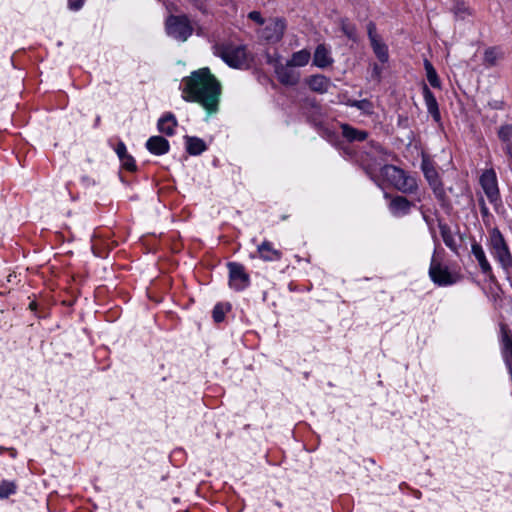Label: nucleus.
Listing matches in <instances>:
<instances>
[{
    "instance_id": "20",
    "label": "nucleus",
    "mask_w": 512,
    "mask_h": 512,
    "mask_svg": "<svg viewBox=\"0 0 512 512\" xmlns=\"http://www.w3.org/2000/svg\"><path fill=\"white\" fill-rule=\"evenodd\" d=\"M257 252L264 261H278L282 257L281 251L275 249L269 241H263L257 247Z\"/></svg>"
},
{
    "instance_id": "29",
    "label": "nucleus",
    "mask_w": 512,
    "mask_h": 512,
    "mask_svg": "<svg viewBox=\"0 0 512 512\" xmlns=\"http://www.w3.org/2000/svg\"><path fill=\"white\" fill-rule=\"evenodd\" d=\"M347 105L351 107H355L358 110L362 111L366 115H371L374 112V106L371 101L368 99L363 100H349Z\"/></svg>"
},
{
    "instance_id": "19",
    "label": "nucleus",
    "mask_w": 512,
    "mask_h": 512,
    "mask_svg": "<svg viewBox=\"0 0 512 512\" xmlns=\"http://www.w3.org/2000/svg\"><path fill=\"white\" fill-rule=\"evenodd\" d=\"M502 354L504 361L509 369V373L512 377V336L509 331L502 326Z\"/></svg>"
},
{
    "instance_id": "42",
    "label": "nucleus",
    "mask_w": 512,
    "mask_h": 512,
    "mask_svg": "<svg viewBox=\"0 0 512 512\" xmlns=\"http://www.w3.org/2000/svg\"><path fill=\"white\" fill-rule=\"evenodd\" d=\"M34 307H35V303H34V302H32V303L30 304V308H31V309H34Z\"/></svg>"
},
{
    "instance_id": "32",
    "label": "nucleus",
    "mask_w": 512,
    "mask_h": 512,
    "mask_svg": "<svg viewBox=\"0 0 512 512\" xmlns=\"http://www.w3.org/2000/svg\"><path fill=\"white\" fill-rule=\"evenodd\" d=\"M451 9L455 16L460 19H464L469 14L468 6L462 1H455Z\"/></svg>"
},
{
    "instance_id": "28",
    "label": "nucleus",
    "mask_w": 512,
    "mask_h": 512,
    "mask_svg": "<svg viewBox=\"0 0 512 512\" xmlns=\"http://www.w3.org/2000/svg\"><path fill=\"white\" fill-rule=\"evenodd\" d=\"M424 68L426 71V77H427L429 84L433 88H441V81H440L438 74H437L435 68L433 67L432 63L428 60H425Z\"/></svg>"
},
{
    "instance_id": "12",
    "label": "nucleus",
    "mask_w": 512,
    "mask_h": 512,
    "mask_svg": "<svg viewBox=\"0 0 512 512\" xmlns=\"http://www.w3.org/2000/svg\"><path fill=\"white\" fill-rule=\"evenodd\" d=\"M285 27L286 25L283 19H273L265 26L263 37L269 42H278L283 37Z\"/></svg>"
},
{
    "instance_id": "10",
    "label": "nucleus",
    "mask_w": 512,
    "mask_h": 512,
    "mask_svg": "<svg viewBox=\"0 0 512 512\" xmlns=\"http://www.w3.org/2000/svg\"><path fill=\"white\" fill-rule=\"evenodd\" d=\"M422 170H423L424 176H425L429 186L431 187L435 197L439 201H444L446 198V193H445L443 184L439 178V174L436 171V169L432 165L423 161Z\"/></svg>"
},
{
    "instance_id": "4",
    "label": "nucleus",
    "mask_w": 512,
    "mask_h": 512,
    "mask_svg": "<svg viewBox=\"0 0 512 512\" xmlns=\"http://www.w3.org/2000/svg\"><path fill=\"white\" fill-rule=\"evenodd\" d=\"M166 34L180 42H185L193 34L194 28L187 15H169L165 21Z\"/></svg>"
},
{
    "instance_id": "17",
    "label": "nucleus",
    "mask_w": 512,
    "mask_h": 512,
    "mask_svg": "<svg viewBox=\"0 0 512 512\" xmlns=\"http://www.w3.org/2000/svg\"><path fill=\"white\" fill-rule=\"evenodd\" d=\"M147 150L154 155H163L169 151V142L162 136H152L145 144Z\"/></svg>"
},
{
    "instance_id": "33",
    "label": "nucleus",
    "mask_w": 512,
    "mask_h": 512,
    "mask_svg": "<svg viewBox=\"0 0 512 512\" xmlns=\"http://www.w3.org/2000/svg\"><path fill=\"white\" fill-rule=\"evenodd\" d=\"M341 30L349 39L354 40V41L356 40V38H357L356 27L353 24L343 20L341 22Z\"/></svg>"
},
{
    "instance_id": "26",
    "label": "nucleus",
    "mask_w": 512,
    "mask_h": 512,
    "mask_svg": "<svg viewBox=\"0 0 512 512\" xmlns=\"http://www.w3.org/2000/svg\"><path fill=\"white\" fill-rule=\"evenodd\" d=\"M439 229L445 245L453 252L458 253V245L450 227L447 224L439 223Z\"/></svg>"
},
{
    "instance_id": "34",
    "label": "nucleus",
    "mask_w": 512,
    "mask_h": 512,
    "mask_svg": "<svg viewBox=\"0 0 512 512\" xmlns=\"http://www.w3.org/2000/svg\"><path fill=\"white\" fill-rule=\"evenodd\" d=\"M226 308L222 303H218L214 306L212 311V317L216 323H220L224 320Z\"/></svg>"
},
{
    "instance_id": "18",
    "label": "nucleus",
    "mask_w": 512,
    "mask_h": 512,
    "mask_svg": "<svg viewBox=\"0 0 512 512\" xmlns=\"http://www.w3.org/2000/svg\"><path fill=\"white\" fill-rule=\"evenodd\" d=\"M313 63L319 68H326L333 63L331 51L324 44H319L314 52Z\"/></svg>"
},
{
    "instance_id": "7",
    "label": "nucleus",
    "mask_w": 512,
    "mask_h": 512,
    "mask_svg": "<svg viewBox=\"0 0 512 512\" xmlns=\"http://www.w3.org/2000/svg\"><path fill=\"white\" fill-rule=\"evenodd\" d=\"M364 156L361 157V163L366 173L371 176L374 168L379 164V161H383L384 155H386V150L376 142H370L366 150L364 151Z\"/></svg>"
},
{
    "instance_id": "36",
    "label": "nucleus",
    "mask_w": 512,
    "mask_h": 512,
    "mask_svg": "<svg viewBox=\"0 0 512 512\" xmlns=\"http://www.w3.org/2000/svg\"><path fill=\"white\" fill-rule=\"evenodd\" d=\"M248 18L251 19L252 21L258 23L259 25H263L264 24V19L261 16L260 12H258V11H251L248 14Z\"/></svg>"
},
{
    "instance_id": "5",
    "label": "nucleus",
    "mask_w": 512,
    "mask_h": 512,
    "mask_svg": "<svg viewBox=\"0 0 512 512\" xmlns=\"http://www.w3.org/2000/svg\"><path fill=\"white\" fill-rule=\"evenodd\" d=\"M218 55L230 67L242 69L249 66L250 59L245 46L224 45L219 48Z\"/></svg>"
},
{
    "instance_id": "37",
    "label": "nucleus",
    "mask_w": 512,
    "mask_h": 512,
    "mask_svg": "<svg viewBox=\"0 0 512 512\" xmlns=\"http://www.w3.org/2000/svg\"><path fill=\"white\" fill-rule=\"evenodd\" d=\"M84 5V0H68V6L73 11L80 10Z\"/></svg>"
},
{
    "instance_id": "6",
    "label": "nucleus",
    "mask_w": 512,
    "mask_h": 512,
    "mask_svg": "<svg viewBox=\"0 0 512 512\" xmlns=\"http://www.w3.org/2000/svg\"><path fill=\"white\" fill-rule=\"evenodd\" d=\"M429 276L431 280L438 286H450L457 282V277L454 276L447 267L443 266L435 257V253L432 256Z\"/></svg>"
},
{
    "instance_id": "35",
    "label": "nucleus",
    "mask_w": 512,
    "mask_h": 512,
    "mask_svg": "<svg viewBox=\"0 0 512 512\" xmlns=\"http://www.w3.org/2000/svg\"><path fill=\"white\" fill-rule=\"evenodd\" d=\"M498 135L501 140L509 141L512 138V125L501 126Z\"/></svg>"
},
{
    "instance_id": "22",
    "label": "nucleus",
    "mask_w": 512,
    "mask_h": 512,
    "mask_svg": "<svg viewBox=\"0 0 512 512\" xmlns=\"http://www.w3.org/2000/svg\"><path fill=\"white\" fill-rule=\"evenodd\" d=\"M309 88L317 93H325L328 91L331 81L324 75H313L307 80Z\"/></svg>"
},
{
    "instance_id": "40",
    "label": "nucleus",
    "mask_w": 512,
    "mask_h": 512,
    "mask_svg": "<svg viewBox=\"0 0 512 512\" xmlns=\"http://www.w3.org/2000/svg\"><path fill=\"white\" fill-rule=\"evenodd\" d=\"M507 153L512 157V143L507 145Z\"/></svg>"
},
{
    "instance_id": "23",
    "label": "nucleus",
    "mask_w": 512,
    "mask_h": 512,
    "mask_svg": "<svg viewBox=\"0 0 512 512\" xmlns=\"http://www.w3.org/2000/svg\"><path fill=\"white\" fill-rule=\"evenodd\" d=\"M341 131L344 138H346L350 142L354 141H364L368 137V133L364 130L356 129L349 124H342Z\"/></svg>"
},
{
    "instance_id": "21",
    "label": "nucleus",
    "mask_w": 512,
    "mask_h": 512,
    "mask_svg": "<svg viewBox=\"0 0 512 512\" xmlns=\"http://www.w3.org/2000/svg\"><path fill=\"white\" fill-rule=\"evenodd\" d=\"M115 152L121 161L122 167L125 168L128 171H135L136 170V164L134 158L128 154L126 145L124 142L119 141Z\"/></svg>"
},
{
    "instance_id": "14",
    "label": "nucleus",
    "mask_w": 512,
    "mask_h": 512,
    "mask_svg": "<svg viewBox=\"0 0 512 512\" xmlns=\"http://www.w3.org/2000/svg\"><path fill=\"white\" fill-rule=\"evenodd\" d=\"M413 203L404 196H395L389 203V210L395 217H402L410 213Z\"/></svg>"
},
{
    "instance_id": "24",
    "label": "nucleus",
    "mask_w": 512,
    "mask_h": 512,
    "mask_svg": "<svg viewBox=\"0 0 512 512\" xmlns=\"http://www.w3.org/2000/svg\"><path fill=\"white\" fill-rule=\"evenodd\" d=\"M177 126V120L172 113H166L158 120V130L168 136L174 134V129Z\"/></svg>"
},
{
    "instance_id": "41",
    "label": "nucleus",
    "mask_w": 512,
    "mask_h": 512,
    "mask_svg": "<svg viewBox=\"0 0 512 512\" xmlns=\"http://www.w3.org/2000/svg\"><path fill=\"white\" fill-rule=\"evenodd\" d=\"M10 450H11V455H12V456H15V454H16V450H15V449H13V448H11Z\"/></svg>"
},
{
    "instance_id": "25",
    "label": "nucleus",
    "mask_w": 512,
    "mask_h": 512,
    "mask_svg": "<svg viewBox=\"0 0 512 512\" xmlns=\"http://www.w3.org/2000/svg\"><path fill=\"white\" fill-rule=\"evenodd\" d=\"M184 139H185L186 151L190 155H200L207 149L205 142L201 138L193 137V136H185Z\"/></svg>"
},
{
    "instance_id": "30",
    "label": "nucleus",
    "mask_w": 512,
    "mask_h": 512,
    "mask_svg": "<svg viewBox=\"0 0 512 512\" xmlns=\"http://www.w3.org/2000/svg\"><path fill=\"white\" fill-rule=\"evenodd\" d=\"M17 485L13 481L3 480L0 483V498L7 499L10 495L16 493Z\"/></svg>"
},
{
    "instance_id": "8",
    "label": "nucleus",
    "mask_w": 512,
    "mask_h": 512,
    "mask_svg": "<svg viewBox=\"0 0 512 512\" xmlns=\"http://www.w3.org/2000/svg\"><path fill=\"white\" fill-rule=\"evenodd\" d=\"M229 285L236 291H242L250 285V277L242 264L229 262Z\"/></svg>"
},
{
    "instance_id": "27",
    "label": "nucleus",
    "mask_w": 512,
    "mask_h": 512,
    "mask_svg": "<svg viewBox=\"0 0 512 512\" xmlns=\"http://www.w3.org/2000/svg\"><path fill=\"white\" fill-rule=\"evenodd\" d=\"M310 57H311L310 52L306 49H303V50L293 53V55H292L291 59L288 61V63L294 67H296V66L302 67V66H305L309 62Z\"/></svg>"
},
{
    "instance_id": "9",
    "label": "nucleus",
    "mask_w": 512,
    "mask_h": 512,
    "mask_svg": "<svg viewBox=\"0 0 512 512\" xmlns=\"http://www.w3.org/2000/svg\"><path fill=\"white\" fill-rule=\"evenodd\" d=\"M481 187L491 203L499 200V188L496 173L493 169L485 170L480 177Z\"/></svg>"
},
{
    "instance_id": "2",
    "label": "nucleus",
    "mask_w": 512,
    "mask_h": 512,
    "mask_svg": "<svg viewBox=\"0 0 512 512\" xmlns=\"http://www.w3.org/2000/svg\"><path fill=\"white\" fill-rule=\"evenodd\" d=\"M380 172L395 189L404 194H413L418 189L416 178L397 166L386 164L381 167Z\"/></svg>"
},
{
    "instance_id": "31",
    "label": "nucleus",
    "mask_w": 512,
    "mask_h": 512,
    "mask_svg": "<svg viewBox=\"0 0 512 512\" xmlns=\"http://www.w3.org/2000/svg\"><path fill=\"white\" fill-rule=\"evenodd\" d=\"M501 57V53L496 48H488L484 53V64L492 67L496 65L498 59Z\"/></svg>"
},
{
    "instance_id": "3",
    "label": "nucleus",
    "mask_w": 512,
    "mask_h": 512,
    "mask_svg": "<svg viewBox=\"0 0 512 512\" xmlns=\"http://www.w3.org/2000/svg\"><path fill=\"white\" fill-rule=\"evenodd\" d=\"M491 253L499 262L505 274L509 276L512 273V255L509 247L498 229H494L490 236Z\"/></svg>"
},
{
    "instance_id": "13",
    "label": "nucleus",
    "mask_w": 512,
    "mask_h": 512,
    "mask_svg": "<svg viewBox=\"0 0 512 512\" xmlns=\"http://www.w3.org/2000/svg\"><path fill=\"white\" fill-rule=\"evenodd\" d=\"M471 252L478 261L480 269L483 274L487 275L491 281L495 280L494 274L492 272V267L489 261L486 258L485 252L482 246L476 242L475 240L471 244Z\"/></svg>"
},
{
    "instance_id": "16",
    "label": "nucleus",
    "mask_w": 512,
    "mask_h": 512,
    "mask_svg": "<svg viewBox=\"0 0 512 512\" xmlns=\"http://www.w3.org/2000/svg\"><path fill=\"white\" fill-rule=\"evenodd\" d=\"M422 93L428 113L432 116L434 121L439 122L441 115L437 100L426 84H424L422 87Z\"/></svg>"
},
{
    "instance_id": "15",
    "label": "nucleus",
    "mask_w": 512,
    "mask_h": 512,
    "mask_svg": "<svg viewBox=\"0 0 512 512\" xmlns=\"http://www.w3.org/2000/svg\"><path fill=\"white\" fill-rule=\"evenodd\" d=\"M288 62L276 68V74L279 81L285 85H296L299 82V74L293 69Z\"/></svg>"
},
{
    "instance_id": "39",
    "label": "nucleus",
    "mask_w": 512,
    "mask_h": 512,
    "mask_svg": "<svg viewBox=\"0 0 512 512\" xmlns=\"http://www.w3.org/2000/svg\"><path fill=\"white\" fill-rule=\"evenodd\" d=\"M481 212L482 214L486 215L488 213V208L486 207L484 201H481Z\"/></svg>"
},
{
    "instance_id": "1",
    "label": "nucleus",
    "mask_w": 512,
    "mask_h": 512,
    "mask_svg": "<svg viewBox=\"0 0 512 512\" xmlns=\"http://www.w3.org/2000/svg\"><path fill=\"white\" fill-rule=\"evenodd\" d=\"M183 83V99L199 104L206 112V120L219 112L222 84L208 67L191 72Z\"/></svg>"
},
{
    "instance_id": "11",
    "label": "nucleus",
    "mask_w": 512,
    "mask_h": 512,
    "mask_svg": "<svg viewBox=\"0 0 512 512\" xmlns=\"http://www.w3.org/2000/svg\"><path fill=\"white\" fill-rule=\"evenodd\" d=\"M367 33L374 54L379 61L386 63L389 59L388 47L377 34L375 23L369 22L367 24Z\"/></svg>"
},
{
    "instance_id": "38",
    "label": "nucleus",
    "mask_w": 512,
    "mask_h": 512,
    "mask_svg": "<svg viewBox=\"0 0 512 512\" xmlns=\"http://www.w3.org/2000/svg\"><path fill=\"white\" fill-rule=\"evenodd\" d=\"M381 73H382V68L379 65L374 64L373 65L372 76L375 77L377 80H380Z\"/></svg>"
}]
</instances>
